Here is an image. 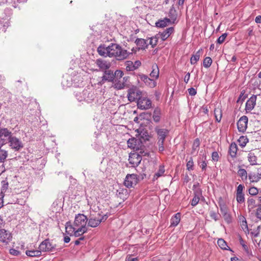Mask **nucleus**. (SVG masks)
I'll return each mask as SVG.
<instances>
[{
  "label": "nucleus",
  "mask_w": 261,
  "mask_h": 261,
  "mask_svg": "<svg viewBox=\"0 0 261 261\" xmlns=\"http://www.w3.org/2000/svg\"><path fill=\"white\" fill-rule=\"evenodd\" d=\"M181 215L179 213H177L175 214L171 219L170 223L171 226L175 227L176 226L180 221Z\"/></svg>",
  "instance_id": "4be33fe9"
},
{
  "label": "nucleus",
  "mask_w": 261,
  "mask_h": 261,
  "mask_svg": "<svg viewBox=\"0 0 261 261\" xmlns=\"http://www.w3.org/2000/svg\"><path fill=\"white\" fill-rule=\"evenodd\" d=\"M200 142L198 138H196L193 142V145H192V149L191 151V154H193L196 152L200 146Z\"/></svg>",
  "instance_id": "473e14b6"
},
{
  "label": "nucleus",
  "mask_w": 261,
  "mask_h": 261,
  "mask_svg": "<svg viewBox=\"0 0 261 261\" xmlns=\"http://www.w3.org/2000/svg\"><path fill=\"white\" fill-rule=\"evenodd\" d=\"M174 31L173 27H170L166 29L163 32L159 33V35L163 41H165L173 33Z\"/></svg>",
  "instance_id": "6ab92c4d"
},
{
  "label": "nucleus",
  "mask_w": 261,
  "mask_h": 261,
  "mask_svg": "<svg viewBox=\"0 0 261 261\" xmlns=\"http://www.w3.org/2000/svg\"><path fill=\"white\" fill-rule=\"evenodd\" d=\"M250 182H257L261 179V169L255 168L248 174Z\"/></svg>",
  "instance_id": "6e6552de"
},
{
  "label": "nucleus",
  "mask_w": 261,
  "mask_h": 261,
  "mask_svg": "<svg viewBox=\"0 0 261 261\" xmlns=\"http://www.w3.org/2000/svg\"><path fill=\"white\" fill-rule=\"evenodd\" d=\"M114 75L113 71L111 70H106L105 74L103 76V80L111 81L114 79Z\"/></svg>",
  "instance_id": "c756f323"
},
{
  "label": "nucleus",
  "mask_w": 261,
  "mask_h": 261,
  "mask_svg": "<svg viewBox=\"0 0 261 261\" xmlns=\"http://www.w3.org/2000/svg\"><path fill=\"white\" fill-rule=\"evenodd\" d=\"M202 161L201 162H199L198 164L200 167L202 169V170H205L207 166V162H206V155H203L202 158Z\"/></svg>",
  "instance_id": "a19ab883"
},
{
  "label": "nucleus",
  "mask_w": 261,
  "mask_h": 261,
  "mask_svg": "<svg viewBox=\"0 0 261 261\" xmlns=\"http://www.w3.org/2000/svg\"><path fill=\"white\" fill-rule=\"evenodd\" d=\"M12 239V235L8 230L0 229V243L7 245Z\"/></svg>",
  "instance_id": "39448f33"
},
{
  "label": "nucleus",
  "mask_w": 261,
  "mask_h": 261,
  "mask_svg": "<svg viewBox=\"0 0 261 261\" xmlns=\"http://www.w3.org/2000/svg\"><path fill=\"white\" fill-rule=\"evenodd\" d=\"M247 203L249 211L253 210L257 205L255 199L252 197L248 198Z\"/></svg>",
  "instance_id": "cd10ccee"
},
{
  "label": "nucleus",
  "mask_w": 261,
  "mask_h": 261,
  "mask_svg": "<svg viewBox=\"0 0 261 261\" xmlns=\"http://www.w3.org/2000/svg\"><path fill=\"white\" fill-rule=\"evenodd\" d=\"M138 181V179L136 174H128L125 178L124 184L126 187L131 188L136 185Z\"/></svg>",
  "instance_id": "0eeeda50"
},
{
  "label": "nucleus",
  "mask_w": 261,
  "mask_h": 261,
  "mask_svg": "<svg viewBox=\"0 0 261 261\" xmlns=\"http://www.w3.org/2000/svg\"><path fill=\"white\" fill-rule=\"evenodd\" d=\"M135 42L139 49H145L148 45V40L142 38L136 39Z\"/></svg>",
  "instance_id": "aec40b11"
},
{
  "label": "nucleus",
  "mask_w": 261,
  "mask_h": 261,
  "mask_svg": "<svg viewBox=\"0 0 261 261\" xmlns=\"http://www.w3.org/2000/svg\"><path fill=\"white\" fill-rule=\"evenodd\" d=\"M125 69L128 71H132L135 70L134 63L132 61H126L124 63Z\"/></svg>",
  "instance_id": "e433bc0d"
},
{
  "label": "nucleus",
  "mask_w": 261,
  "mask_h": 261,
  "mask_svg": "<svg viewBox=\"0 0 261 261\" xmlns=\"http://www.w3.org/2000/svg\"><path fill=\"white\" fill-rule=\"evenodd\" d=\"M161 112L160 109L156 108L154 109L153 113V119L154 122H159L161 119Z\"/></svg>",
  "instance_id": "7c9ffc66"
},
{
  "label": "nucleus",
  "mask_w": 261,
  "mask_h": 261,
  "mask_svg": "<svg viewBox=\"0 0 261 261\" xmlns=\"http://www.w3.org/2000/svg\"><path fill=\"white\" fill-rule=\"evenodd\" d=\"M10 146L12 149L18 150L23 147L21 142L15 137H11L9 139Z\"/></svg>",
  "instance_id": "f8f14e48"
},
{
  "label": "nucleus",
  "mask_w": 261,
  "mask_h": 261,
  "mask_svg": "<svg viewBox=\"0 0 261 261\" xmlns=\"http://www.w3.org/2000/svg\"><path fill=\"white\" fill-rule=\"evenodd\" d=\"M171 22L169 18H165L163 19L159 20L155 23L156 27L159 28H164Z\"/></svg>",
  "instance_id": "5701e85b"
},
{
  "label": "nucleus",
  "mask_w": 261,
  "mask_h": 261,
  "mask_svg": "<svg viewBox=\"0 0 261 261\" xmlns=\"http://www.w3.org/2000/svg\"><path fill=\"white\" fill-rule=\"evenodd\" d=\"M218 245L223 250H227V246L226 242L222 239H218L217 241Z\"/></svg>",
  "instance_id": "ea45409f"
},
{
  "label": "nucleus",
  "mask_w": 261,
  "mask_h": 261,
  "mask_svg": "<svg viewBox=\"0 0 261 261\" xmlns=\"http://www.w3.org/2000/svg\"><path fill=\"white\" fill-rule=\"evenodd\" d=\"M249 193L252 196L256 195L258 193V190L255 187H252L249 189Z\"/></svg>",
  "instance_id": "de8ad7c7"
},
{
  "label": "nucleus",
  "mask_w": 261,
  "mask_h": 261,
  "mask_svg": "<svg viewBox=\"0 0 261 261\" xmlns=\"http://www.w3.org/2000/svg\"><path fill=\"white\" fill-rule=\"evenodd\" d=\"M238 151V147L235 143H232L229 147V154L232 158H235Z\"/></svg>",
  "instance_id": "a878e982"
},
{
  "label": "nucleus",
  "mask_w": 261,
  "mask_h": 261,
  "mask_svg": "<svg viewBox=\"0 0 261 261\" xmlns=\"http://www.w3.org/2000/svg\"><path fill=\"white\" fill-rule=\"evenodd\" d=\"M255 21L257 23H261V15H258L256 16Z\"/></svg>",
  "instance_id": "774afa93"
},
{
  "label": "nucleus",
  "mask_w": 261,
  "mask_h": 261,
  "mask_svg": "<svg viewBox=\"0 0 261 261\" xmlns=\"http://www.w3.org/2000/svg\"><path fill=\"white\" fill-rule=\"evenodd\" d=\"M155 130L157 134L158 140L161 141H165L169 132L167 129L161 128L159 127H155Z\"/></svg>",
  "instance_id": "2eb2a0df"
},
{
  "label": "nucleus",
  "mask_w": 261,
  "mask_h": 261,
  "mask_svg": "<svg viewBox=\"0 0 261 261\" xmlns=\"http://www.w3.org/2000/svg\"><path fill=\"white\" fill-rule=\"evenodd\" d=\"M165 172L164 167L163 166H160L159 169L156 173H155L153 176V179L154 180H156L159 177L162 176Z\"/></svg>",
  "instance_id": "c9c22d12"
},
{
  "label": "nucleus",
  "mask_w": 261,
  "mask_h": 261,
  "mask_svg": "<svg viewBox=\"0 0 261 261\" xmlns=\"http://www.w3.org/2000/svg\"><path fill=\"white\" fill-rule=\"evenodd\" d=\"M212 160L214 162H217L218 161L219 159V154L217 152L214 151L212 154Z\"/></svg>",
  "instance_id": "6e6d98bb"
},
{
  "label": "nucleus",
  "mask_w": 261,
  "mask_h": 261,
  "mask_svg": "<svg viewBox=\"0 0 261 261\" xmlns=\"http://www.w3.org/2000/svg\"><path fill=\"white\" fill-rule=\"evenodd\" d=\"M124 86H125L124 83L121 82L120 81H118L117 82L116 81L114 84V88L118 90H120V89L124 88Z\"/></svg>",
  "instance_id": "c03bdc74"
},
{
  "label": "nucleus",
  "mask_w": 261,
  "mask_h": 261,
  "mask_svg": "<svg viewBox=\"0 0 261 261\" xmlns=\"http://www.w3.org/2000/svg\"><path fill=\"white\" fill-rule=\"evenodd\" d=\"M223 217L225 219V220L228 222L229 223V222H230V220H231V218H230V216L229 215V214L228 213H227V214H225V215H223Z\"/></svg>",
  "instance_id": "0e129e2a"
},
{
  "label": "nucleus",
  "mask_w": 261,
  "mask_h": 261,
  "mask_svg": "<svg viewBox=\"0 0 261 261\" xmlns=\"http://www.w3.org/2000/svg\"><path fill=\"white\" fill-rule=\"evenodd\" d=\"M115 75L117 77H119V78H121L123 75V72L120 70H117L115 72Z\"/></svg>",
  "instance_id": "052dcab7"
},
{
  "label": "nucleus",
  "mask_w": 261,
  "mask_h": 261,
  "mask_svg": "<svg viewBox=\"0 0 261 261\" xmlns=\"http://www.w3.org/2000/svg\"><path fill=\"white\" fill-rule=\"evenodd\" d=\"M243 219H245L244 218H243ZM241 226L242 227V228L244 230V231H248V226H247V222L246 221V220H243L241 223Z\"/></svg>",
  "instance_id": "603ef678"
},
{
  "label": "nucleus",
  "mask_w": 261,
  "mask_h": 261,
  "mask_svg": "<svg viewBox=\"0 0 261 261\" xmlns=\"http://www.w3.org/2000/svg\"><path fill=\"white\" fill-rule=\"evenodd\" d=\"M137 106L141 110H147L152 107V102L150 99L143 94L137 101Z\"/></svg>",
  "instance_id": "7ed1b4c3"
},
{
  "label": "nucleus",
  "mask_w": 261,
  "mask_h": 261,
  "mask_svg": "<svg viewBox=\"0 0 261 261\" xmlns=\"http://www.w3.org/2000/svg\"><path fill=\"white\" fill-rule=\"evenodd\" d=\"M95 63L97 66L102 70H106L111 66V64L109 62L100 59L96 60Z\"/></svg>",
  "instance_id": "f3484780"
},
{
  "label": "nucleus",
  "mask_w": 261,
  "mask_h": 261,
  "mask_svg": "<svg viewBox=\"0 0 261 261\" xmlns=\"http://www.w3.org/2000/svg\"><path fill=\"white\" fill-rule=\"evenodd\" d=\"M127 143L128 148L137 151H142L141 141L140 139L134 137L131 138L128 140Z\"/></svg>",
  "instance_id": "423d86ee"
},
{
  "label": "nucleus",
  "mask_w": 261,
  "mask_h": 261,
  "mask_svg": "<svg viewBox=\"0 0 261 261\" xmlns=\"http://www.w3.org/2000/svg\"><path fill=\"white\" fill-rule=\"evenodd\" d=\"M108 216L105 215L102 217L100 215L98 217H94L91 218L88 221V226L92 227H95L97 226L102 221L106 220Z\"/></svg>",
  "instance_id": "9d476101"
},
{
  "label": "nucleus",
  "mask_w": 261,
  "mask_h": 261,
  "mask_svg": "<svg viewBox=\"0 0 261 261\" xmlns=\"http://www.w3.org/2000/svg\"><path fill=\"white\" fill-rule=\"evenodd\" d=\"M193 165H194V163H193V159H192V158L191 157L190 159V160L187 163V165H186L187 169L189 171L193 170Z\"/></svg>",
  "instance_id": "09e8293b"
},
{
  "label": "nucleus",
  "mask_w": 261,
  "mask_h": 261,
  "mask_svg": "<svg viewBox=\"0 0 261 261\" xmlns=\"http://www.w3.org/2000/svg\"><path fill=\"white\" fill-rule=\"evenodd\" d=\"M128 55L127 50L123 49L119 45L111 43L108 46V57L115 58L117 60L126 59Z\"/></svg>",
  "instance_id": "f257e3e1"
},
{
  "label": "nucleus",
  "mask_w": 261,
  "mask_h": 261,
  "mask_svg": "<svg viewBox=\"0 0 261 261\" xmlns=\"http://www.w3.org/2000/svg\"><path fill=\"white\" fill-rule=\"evenodd\" d=\"M127 261H138L137 257H133L132 255H129L127 256Z\"/></svg>",
  "instance_id": "e2e57ef3"
},
{
  "label": "nucleus",
  "mask_w": 261,
  "mask_h": 261,
  "mask_svg": "<svg viewBox=\"0 0 261 261\" xmlns=\"http://www.w3.org/2000/svg\"><path fill=\"white\" fill-rule=\"evenodd\" d=\"M87 218L83 214H79L75 218L73 225L77 227H86Z\"/></svg>",
  "instance_id": "1a4fd4ad"
},
{
  "label": "nucleus",
  "mask_w": 261,
  "mask_h": 261,
  "mask_svg": "<svg viewBox=\"0 0 261 261\" xmlns=\"http://www.w3.org/2000/svg\"><path fill=\"white\" fill-rule=\"evenodd\" d=\"M141 63L140 61H136L134 63V66H135L134 67L135 68V70L141 66Z\"/></svg>",
  "instance_id": "338daca9"
},
{
  "label": "nucleus",
  "mask_w": 261,
  "mask_h": 261,
  "mask_svg": "<svg viewBox=\"0 0 261 261\" xmlns=\"http://www.w3.org/2000/svg\"><path fill=\"white\" fill-rule=\"evenodd\" d=\"M143 95L142 92L137 87H132L128 90L127 97L130 102L138 100Z\"/></svg>",
  "instance_id": "f03ea898"
},
{
  "label": "nucleus",
  "mask_w": 261,
  "mask_h": 261,
  "mask_svg": "<svg viewBox=\"0 0 261 261\" xmlns=\"http://www.w3.org/2000/svg\"><path fill=\"white\" fill-rule=\"evenodd\" d=\"M244 188V186L242 185H239L237 189V193L236 194H243V190Z\"/></svg>",
  "instance_id": "4d7b16f0"
},
{
  "label": "nucleus",
  "mask_w": 261,
  "mask_h": 261,
  "mask_svg": "<svg viewBox=\"0 0 261 261\" xmlns=\"http://www.w3.org/2000/svg\"><path fill=\"white\" fill-rule=\"evenodd\" d=\"M248 142V140L245 136H241L238 139L239 144L242 147H245Z\"/></svg>",
  "instance_id": "4c0bfd02"
},
{
  "label": "nucleus",
  "mask_w": 261,
  "mask_h": 261,
  "mask_svg": "<svg viewBox=\"0 0 261 261\" xmlns=\"http://www.w3.org/2000/svg\"><path fill=\"white\" fill-rule=\"evenodd\" d=\"M9 253L13 255H18L20 254V252L15 249H10L9 251Z\"/></svg>",
  "instance_id": "13d9d810"
},
{
  "label": "nucleus",
  "mask_w": 261,
  "mask_h": 261,
  "mask_svg": "<svg viewBox=\"0 0 261 261\" xmlns=\"http://www.w3.org/2000/svg\"><path fill=\"white\" fill-rule=\"evenodd\" d=\"M212 63V59L209 57H207L205 58L203 60V66L205 68H208L211 66Z\"/></svg>",
  "instance_id": "79ce46f5"
},
{
  "label": "nucleus",
  "mask_w": 261,
  "mask_h": 261,
  "mask_svg": "<svg viewBox=\"0 0 261 261\" xmlns=\"http://www.w3.org/2000/svg\"><path fill=\"white\" fill-rule=\"evenodd\" d=\"M138 77L142 81L144 82L147 86L150 88H154L156 86V83L153 79H150L143 74H139Z\"/></svg>",
  "instance_id": "ddd939ff"
},
{
  "label": "nucleus",
  "mask_w": 261,
  "mask_h": 261,
  "mask_svg": "<svg viewBox=\"0 0 261 261\" xmlns=\"http://www.w3.org/2000/svg\"><path fill=\"white\" fill-rule=\"evenodd\" d=\"M236 199L238 202L242 203L244 202L245 198L244 194H236Z\"/></svg>",
  "instance_id": "49530a36"
},
{
  "label": "nucleus",
  "mask_w": 261,
  "mask_h": 261,
  "mask_svg": "<svg viewBox=\"0 0 261 261\" xmlns=\"http://www.w3.org/2000/svg\"><path fill=\"white\" fill-rule=\"evenodd\" d=\"M210 216L211 218L214 219L215 221H217L218 220V215L216 212L214 211H211Z\"/></svg>",
  "instance_id": "864d4df0"
},
{
  "label": "nucleus",
  "mask_w": 261,
  "mask_h": 261,
  "mask_svg": "<svg viewBox=\"0 0 261 261\" xmlns=\"http://www.w3.org/2000/svg\"><path fill=\"white\" fill-rule=\"evenodd\" d=\"M75 227L71 225L70 222H67L65 225L66 233L70 236L73 235L76 229Z\"/></svg>",
  "instance_id": "b1692460"
},
{
  "label": "nucleus",
  "mask_w": 261,
  "mask_h": 261,
  "mask_svg": "<svg viewBox=\"0 0 261 261\" xmlns=\"http://www.w3.org/2000/svg\"><path fill=\"white\" fill-rule=\"evenodd\" d=\"M150 76L154 80L158 79L159 76V69L157 64H153L152 65V71L150 73Z\"/></svg>",
  "instance_id": "412c9836"
},
{
  "label": "nucleus",
  "mask_w": 261,
  "mask_h": 261,
  "mask_svg": "<svg viewBox=\"0 0 261 261\" xmlns=\"http://www.w3.org/2000/svg\"><path fill=\"white\" fill-rule=\"evenodd\" d=\"M202 49L201 48L198 51L196 52L195 55H194L192 56L190 59V63L191 64H195L197 63V62L199 60L200 57V53L202 51Z\"/></svg>",
  "instance_id": "c85d7f7f"
},
{
  "label": "nucleus",
  "mask_w": 261,
  "mask_h": 261,
  "mask_svg": "<svg viewBox=\"0 0 261 261\" xmlns=\"http://www.w3.org/2000/svg\"><path fill=\"white\" fill-rule=\"evenodd\" d=\"M87 231L86 227H78L75 229L74 236L76 237H79Z\"/></svg>",
  "instance_id": "2f4dec72"
},
{
  "label": "nucleus",
  "mask_w": 261,
  "mask_h": 261,
  "mask_svg": "<svg viewBox=\"0 0 261 261\" xmlns=\"http://www.w3.org/2000/svg\"><path fill=\"white\" fill-rule=\"evenodd\" d=\"M201 195V194L200 193L195 195L194 197H193V198L192 199V200L191 201V205L193 206H195L198 203L199 200H200V196Z\"/></svg>",
  "instance_id": "37998d69"
},
{
  "label": "nucleus",
  "mask_w": 261,
  "mask_h": 261,
  "mask_svg": "<svg viewBox=\"0 0 261 261\" xmlns=\"http://www.w3.org/2000/svg\"><path fill=\"white\" fill-rule=\"evenodd\" d=\"M164 141L158 140L157 144L158 145L159 151L160 152H162L164 150Z\"/></svg>",
  "instance_id": "3c124183"
},
{
  "label": "nucleus",
  "mask_w": 261,
  "mask_h": 261,
  "mask_svg": "<svg viewBox=\"0 0 261 261\" xmlns=\"http://www.w3.org/2000/svg\"><path fill=\"white\" fill-rule=\"evenodd\" d=\"M227 36V33H224L221 36H220L217 39V42L219 44H222L223 43Z\"/></svg>",
  "instance_id": "8fccbe9b"
},
{
  "label": "nucleus",
  "mask_w": 261,
  "mask_h": 261,
  "mask_svg": "<svg viewBox=\"0 0 261 261\" xmlns=\"http://www.w3.org/2000/svg\"><path fill=\"white\" fill-rule=\"evenodd\" d=\"M248 161L250 163V164L251 165H256L257 163V157L255 155L254 153L251 152H250L248 154L247 156Z\"/></svg>",
  "instance_id": "bb28decb"
},
{
  "label": "nucleus",
  "mask_w": 261,
  "mask_h": 261,
  "mask_svg": "<svg viewBox=\"0 0 261 261\" xmlns=\"http://www.w3.org/2000/svg\"><path fill=\"white\" fill-rule=\"evenodd\" d=\"M190 77V73L188 72L184 77V82L186 83H188Z\"/></svg>",
  "instance_id": "69168bd1"
},
{
  "label": "nucleus",
  "mask_w": 261,
  "mask_h": 261,
  "mask_svg": "<svg viewBox=\"0 0 261 261\" xmlns=\"http://www.w3.org/2000/svg\"><path fill=\"white\" fill-rule=\"evenodd\" d=\"M214 115L216 120L218 122H220L222 116L221 109L219 108H215L214 110Z\"/></svg>",
  "instance_id": "72a5a7b5"
},
{
  "label": "nucleus",
  "mask_w": 261,
  "mask_h": 261,
  "mask_svg": "<svg viewBox=\"0 0 261 261\" xmlns=\"http://www.w3.org/2000/svg\"><path fill=\"white\" fill-rule=\"evenodd\" d=\"M52 246L51 244L49 242L48 240H45L43 241L39 245L38 249L41 251V252L49 251L51 250Z\"/></svg>",
  "instance_id": "a211bd4d"
},
{
  "label": "nucleus",
  "mask_w": 261,
  "mask_h": 261,
  "mask_svg": "<svg viewBox=\"0 0 261 261\" xmlns=\"http://www.w3.org/2000/svg\"><path fill=\"white\" fill-rule=\"evenodd\" d=\"M2 137H8L9 139L12 137V133L7 128L0 127V148L5 144V140L2 138Z\"/></svg>",
  "instance_id": "4468645a"
},
{
  "label": "nucleus",
  "mask_w": 261,
  "mask_h": 261,
  "mask_svg": "<svg viewBox=\"0 0 261 261\" xmlns=\"http://www.w3.org/2000/svg\"><path fill=\"white\" fill-rule=\"evenodd\" d=\"M143 151L140 150L137 152L130 153L129 156V163L133 167H136L140 163L142 160V156L140 154H142Z\"/></svg>",
  "instance_id": "20e7f679"
},
{
  "label": "nucleus",
  "mask_w": 261,
  "mask_h": 261,
  "mask_svg": "<svg viewBox=\"0 0 261 261\" xmlns=\"http://www.w3.org/2000/svg\"><path fill=\"white\" fill-rule=\"evenodd\" d=\"M238 175L241 177L242 180L247 179V171L244 169H240L238 171Z\"/></svg>",
  "instance_id": "58836bf2"
},
{
  "label": "nucleus",
  "mask_w": 261,
  "mask_h": 261,
  "mask_svg": "<svg viewBox=\"0 0 261 261\" xmlns=\"http://www.w3.org/2000/svg\"><path fill=\"white\" fill-rule=\"evenodd\" d=\"M189 94L191 96H194L196 94L197 91L196 89L193 88H191L188 89Z\"/></svg>",
  "instance_id": "bf43d9fd"
},
{
  "label": "nucleus",
  "mask_w": 261,
  "mask_h": 261,
  "mask_svg": "<svg viewBox=\"0 0 261 261\" xmlns=\"http://www.w3.org/2000/svg\"><path fill=\"white\" fill-rule=\"evenodd\" d=\"M97 52L102 56H108V46L106 47L105 45H100L97 48Z\"/></svg>",
  "instance_id": "393cba45"
},
{
  "label": "nucleus",
  "mask_w": 261,
  "mask_h": 261,
  "mask_svg": "<svg viewBox=\"0 0 261 261\" xmlns=\"http://www.w3.org/2000/svg\"><path fill=\"white\" fill-rule=\"evenodd\" d=\"M25 254L31 257L40 256L41 255V251L38 250H27Z\"/></svg>",
  "instance_id": "f704fd0d"
},
{
  "label": "nucleus",
  "mask_w": 261,
  "mask_h": 261,
  "mask_svg": "<svg viewBox=\"0 0 261 261\" xmlns=\"http://www.w3.org/2000/svg\"><path fill=\"white\" fill-rule=\"evenodd\" d=\"M248 117L246 116L241 117L237 122L238 129L240 132H244L247 127Z\"/></svg>",
  "instance_id": "9b49d317"
},
{
  "label": "nucleus",
  "mask_w": 261,
  "mask_h": 261,
  "mask_svg": "<svg viewBox=\"0 0 261 261\" xmlns=\"http://www.w3.org/2000/svg\"><path fill=\"white\" fill-rule=\"evenodd\" d=\"M220 212L221 214L223 215H225V214L228 213H227V209L226 206H222L220 207Z\"/></svg>",
  "instance_id": "680f3d73"
},
{
  "label": "nucleus",
  "mask_w": 261,
  "mask_h": 261,
  "mask_svg": "<svg viewBox=\"0 0 261 261\" xmlns=\"http://www.w3.org/2000/svg\"><path fill=\"white\" fill-rule=\"evenodd\" d=\"M256 96L252 95L246 103V110L250 111L253 110L256 105Z\"/></svg>",
  "instance_id": "dca6fc26"
},
{
  "label": "nucleus",
  "mask_w": 261,
  "mask_h": 261,
  "mask_svg": "<svg viewBox=\"0 0 261 261\" xmlns=\"http://www.w3.org/2000/svg\"><path fill=\"white\" fill-rule=\"evenodd\" d=\"M255 215L258 219L261 220V204L258 206L256 211Z\"/></svg>",
  "instance_id": "5fc2aeb1"
},
{
  "label": "nucleus",
  "mask_w": 261,
  "mask_h": 261,
  "mask_svg": "<svg viewBox=\"0 0 261 261\" xmlns=\"http://www.w3.org/2000/svg\"><path fill=\"white\" fill-rule=\"evenodd\" d=\"M147 40L148 45H151L152 47L156 45L158 42V39L156 37H151Z\"/></svg>",
  "instance_id": "a18cd8bd"
}]
</instances>
